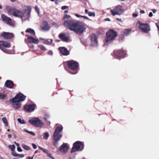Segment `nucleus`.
<instances>
[{"label":"nucleus","instance_id":"bf43d9fd","mask_svg":"<svg viewBox=\"0 0 159 159\" xmlns=\"http://www.w3.org/2000/svg\"><path fill=\"white\" fill-rule=\"evenodd\" d=\"M7 136L9 138H11V134H8Z\"/></svg>","mask_w":159,"mask_h":159},{"label":"nucleus","instance_id":"ea45409f","mask_svg":"<svg viewBox=\"0 0 159 159\" xmlns=\"http://www.w3.org/2000/svg\"><path fill=\"white\" fill-rule=\"evenodd\" d=\"M68 7L67 6H62L61 7V9L62 10H65L67 9L68 8Z\"/></svg>","mask_w":159,"mask_h":159},{"label":"nucleus","instance_id":"603ef678","mask_svg":"<svg viewBox=\"0 0 159 159\" xmlns=\"http://www.w3.org/2000/svg\"><path fill=\"white\" fill-rule=\"evenodd\" d=\"M24 131H25V132H27V133H29V134L30 133V131H28V130H27V129H24Z\"/></svg>","mask_w":159,"mask_h":159},{"label":"nucleus","instance_id":"79ce46f5","mask_svg":"<svg viewBox=\"0 0 159 159\" xmlns=\"http://www.w3.org/2000/svg\"><path fill=\"white\" fill-rule=\"evenodd\" d=\"M17 150L19 152H22V149L19 147H17Z\"/></svg>","mask_w":159,"mask_h":159},{"label":"nucleus","instance_id":"8fccbe9b","mask_svg":"<svg viewBox=\"0 0 159 159\" xmlns=\"http://www.w3.org/2000/svg\"><path fill=\"white\" fill-rule=\"evenodd\" d=\"M153 16V14H152V12H150L149 13V16L150 17H151L152 16Z\"/></svg>","mask_w":159,"mask_h":159},{"label":"nucleus","instance_id":"bb28decb","mask_svg":"<svg viewBox=\"0 0 159 159\" xmlns=\"http://www.w3.org/2000/svg\"><path fill=\"white\" fill-rule=\"evenodd\" d=\"M131 33V30L129 29L125 30L123 32V35L124 36H127Z\"/></svg>","mask_w":159,"mask_h":159},{"label":"nucleus","instance_id":"f8f14e48","mask_svg":"<svg viewBox=\"0 0 159 159\" xmlns=\"http://www.w3.org/2000/svg\"><path fill=\"white\" fill-rule=\"evenodd\" d=\"M1 18L6 23L12 26H14L15 25L14 22L11 19L4 14L1 15Z\"/></svg>","mask_w":159,"mask_h":159},{"label":"nucleus","instance_id":"7ed1b4c3","mask_svg":"<svg viewBox=\"0 0 159 159\" xmlns=\"http://www.w3.org/2000/svg\"><path fill=\"white\" fill-rule=\"evenodd\" d=\"M63 127L61 125L58 127L56 129L53 135V142L52 143L53 145L56 147L59 145L58 142L60 140L62 137V135L60 134V133L62 130Z\"/></svg>","mask_w":159,"mask_h":159},{"label":"nucleus","instance_id":"2eb2a0df","mask_svg":"<svg viewBox=\"0 0 159 159\" xmlns=\"http://www.w3.org/2000/svg\"><path fill=\"white\" fill-rule=\"evenodd\" d=\"M59 38L61 39L62 41L64 42H68L71 41L69 35L66 33L60 34L59 35Z\"/></svg>","mask_w":159,"mask_h":159},{"label":"nucleus","instance_id":"cd10ccee","mask_svg":"<svg viewBox=\"0 0 159 159\" xmlns=\"http://www.w3.org/2000/svg\"><path fill=\"white\" fill-rule=\"evenodd\" d=\"M2 121L6 126H7L8 125V123L7 122V120L6 117H2Z\"/></svg>","mask_w":159,"mask_h":159},{"label":"nucleus","instance_id":"c756f323","mask_svg":"<svg viewBox=\"0 0 159 159\" xmlns=\"http://www.w3.org/2000/svg\"><path fill=\"white\" fill-rule=\"evenodd\" d=\"M18 121L20 124H26V122L24 120H21L20 118L17 119Z\"/></svg>","mask_w":159,"mask_h":159},{"label":"nucleus","instance_id":"774afa93","mask_svg":"<svg viewBox=\"0 0 159 159\" xmlns=\"http://www.w3.org/2000/svg\"><path fill=\"white\" fill-rule=\"evenodd\" d=\"M2 6L0 4V9H2Z\"/></svg>","mask_w":159,"mask_h":159},{"label":"nucleus","instance_id":"13d9d810","mask_svg":"<svg viewBox=\"0 0 159 159\" xmlns=\"http://www.w3.org/2000/svg\"><path fill=\"white\" fill-rule=\"evenodd\" d=\"M152 11H153V13H155L157 11V10L156 9H152Z\"/></svg>","mask_w":159,"mask_h":159},{"label":"nucleus","instance_id":"1a4fd4ad","mask_svg":"<svg viewBox=\"0 0 159 159\" xmlns=\"http://www.w3.org/2000/svg\"><path fill=\"white\" fill-rule=\"evenodd\" d=\"M117 36V34L116 31L111 30L106 33V37L105 41L107 43L114 39Z\"/></svg>","mask_w":159,"mask_h":159},{"label":"nucleus","instance_id":"a18cd8bd","mask_svg":"<svg viewBox=\"0 0 159 159\" xmlns=\"http://www.w3.org/2000/svg\"><path fill=\"white\" fill-rule=\"evenodd\" d=\"M48 54L50 55H53V52L52 51H49L48 52Z\"/></svg>","mask_w":159,"mask_h":159},{"label":"nucleus","instance_id":"e433bc0d","mask_svg":"<svg viewBox=\"0 0 159 159\" xmlns=\"http://www.w3.org/2000/svg\"><path fill=\"white\" fill-rule=\"evenodd\" d=\"M35 9L39 15L40 11L39 7L37 6H35Z\"/></svg>","mask_w":159,"mask_h":159},{"label":"nucleus","instance_id":"864d4df0","mask_svg":"<svg viewBox=\"0 0 159 159\" xmlns=\"http://www.w3.org/2000/svg\"><path fill=\"white\" fill-rule=\"evenodd\" d=\"M75 16L77 17H82V16L78 14H76L75 15Z\"/></svg>","mask_w":159,"mask_h":159},{"label":"nucleus","instance_id":"0e129e2a","mask_svg":"<svg viewBox=\"0 0 159 159\" xmlns=\"http://www.w3.org/2000/svg\"><path fill=\"white\" fill-rule=\"evenodd\" d=\"M33 157H28V159H33Z\"/></svg>","mask_w":159,"mask_h":159},{"label":"nucleus","instance_id":"20e7f679","mask_svg":"<svg viewBox=\"0 0 159 159\" xmlns=\"http://www.w3.org/2000/svg\"><path fill=\"white\" fill-rule=\"evenodd\" d=\"M11 44L7 41H0V49L4 52L8 54H13L14 52L13 50H8L5 48H9L11 47Z\"/></svg>","mask_w":159,"mask_h":159},{"label":"nucleus","instance_id":"a19ab883","mask_svg":"<svg viewBox=\"0 0 159 159\" xmlns=\"http://www.w3.org/2000/svg\"><path fill=\"white\" fill-rule=\"evenodd\" d=\"M156 25L158 28V33L159 35V23H156Z\"/></svg>","mask_w":159,"mask_h":159},{"label":"nucleus","instance_id":"c9c22d12","mask_svg":"<svg viewBox=\"0 0 159 159\" xmlns=\"http://www.w3.org/2000/svg\"><path fill=\"white\" fill-rule=\"evenodd\" d=\"M88 15L90 16H95V13L94 12H89Z\"/></svg>","mask_w":159,"mask_h":159},{"label":"nucleus","instance_id":"a211bd4d","mask_svg":"<svg viewBox=\"0 0 159 159\" xmlns=\"http://www.w3.org/2000/svg\"><path fill=\"white\" fill-rule=\"evenodd\" d=\"M26 36L27 37L26 41L29 43H33L35 44H38L39 43V41L38 39L34 38L32 37L29 36L27 35Z\"/></svg>","mask_w":159,"mask_h":159},{"label":"nucleus","instance_id":"37998d69","mask_svg":"<svg viewBox=\"0 0 159 159\" xmlns=\"http://www.w3.org/2000/svg\"><path fill=\"white\" fill-rule=\"evenodd\" d=\"M49 116L48 115H46L44 117V118L46 120H47L49 118Z\"/></svg>","mask_w":159,"mask_h":159},{"label":"nucleus","instance_id":"4be33fe9","mask_svg":"<svg viewBox=\"0 0 159 159\" xmlns=\"http://www.w3.org/2000/svg\"><path fill=\"white\" fill-rule=\"evenodd\" d=\"M41 29L43 30H48L50 29V26L48 24L47 22L44 21L41 26Z\"/></svg>","mask_w":159,"mask_h":159},{"label":"nucleus","instance_id":"69168bd1","mask_svg":"<svg viewBox=\"0 0 159 159\" xmlns=\"http://www.w3.org/2000/svg\"><path fill=\"white\" fill-rule=\"evenodd\" d=\"M17 147H19V144L18 143H17L16 144Z\"/></svg>","mask_w":159,"mask_h":159},{"label":"nucleus","instance_id":"f03ea898","mask_svg":"<svg viewBox=\"0 0 159 159\" xmlns=\"http://www.w3.org/2000/svg\"><path fill=\"white\" fill-rule=\"evenodd\" d=\"M6 9L8 11V13L10 15H12L21 18L24 17L25 20L29 19V17L30 11L29 10H25L23 12L19 10L11 8L8 6L6 7Z\"/></svg>","mask_w":159,"mask_h":159},{"label":"nucleus","instance_id":"2f4dec72","mask_svg":"<svg viewBox=\"0 0 159 159\" xmlns=\"http://www.w3.org/2000/svg\"><path fill=\"white\" fill-rule=\"evenodd\" d=\"M39 48H40L43 51H46L47 49L44 46L42 45H39Z\"/></svg>","mask_w":159,"mask_h":159},{"label":"nucleus","instance_id":"6e6d98bb","mask_svg":"<svg viewBox=\"0 0 159 159\" xmlns=\"http://www.w3.org/2000/svg\"><path fill=\"white\" fill-rule=\"evenodd\" d=\"M104 21H110V19L109 18H106V19H105L104 20Z\"/></svg>","mask_w":159,"mask_h":159},{"label":"nucleus","instance_id":"aec40b11","mask_svg":"<svg viewBox=\"0 0 159 159\" xmlns=\"http://www.w3.org/2000/svg\"><path fill=\"white\" fill-rule=\"evenodd\" d=\"M61 54L64 56H67L69 54L68 50L64 47H61L58 48Z\"/></svg>","mask_w":159,"mask_h":159},{"label":"nucleus","instance_id":"3c124183","mask_svg":"<svg viewBox=\"0 0 159 159\" xmlns=\"http://www.w3.org/2000/svg\"><path fill=\"white\" fill-rule=\"evenodd\" d=\"M140 13L141 14H144L145 13V11L143 10H141L140 11Z\"/></svg>","mask_w":159,"mask_h":159},{"label":"nucleus","instance_id":"58836bf2","mask_svg":"<svg viewBox=\"0 0 159 159\" xmlns=\"http://www.w3.org/2000/svg\"><path fill=\"white\" fill-rule=\"evenodd\" d=\"M52 24V25H53V26L54 27H58V25L56 23H55V22H53Z\"/></svg>","mask_w":159,"mask_h":159},{"label":"nucleus","instance_id":"423d86ee","mask_svg":"<svg viewBox=\"0 0 159 159\" xmlns=\"http://www.w3.org/2000/svg\"><path fill=\"white\" fill-rule=\"evenodd\" d=\"M110 12L113 16L116 15H120L124 13L125 10L122 6L119 5L116 6L113 9L111 10Z\"/></svg>","mask_w":159,"mask_h":159},{"label":"nucleus","instance_id":"5701e85b","mask_svg":"<svg viewBox=\"0 0 159 159\" xmlns=\"http://www.w3.org/2000/svg\"><path fill=\"white\" fill-rule=\"evenodd\" d=\"M1 36L5 39H10L13 36V34L11 33L3 32L1 34Z\"/></svg>","mask_w":159,"mask_h":159},{"label":"nucleus","instance_id":"f3484780","mask_svg":"<svg viewBox=\"0 0 159 159\" xmlns=\"http://www.w3.org/2000/svg\"><path fill=\"white\" fill-rule=\"evenodd\" d=\"M68 149L69 148L67 146L66 144L63 143L60 147L59 150L60 152L63 154H65L67 152Z\"/></svg>","mask_w":159,"mask_h":159},{"label":"nucleus","instance_id":"e2e57ef3","mask_svg":"<svg viewBox=\"0 0 159 159\" xmlns=\"http://www.w3.org/2000/svg\"><path fill=\"white\" fill-rule=\"evenodd\" d=\"M68 10H66V11H64V13H68Z\"/></svg>","mask_w":159,"mask_h":159},{"label":"nucleus","instance_id":"9d476101","mask_svg":"<svg viewBox=\"0 0 159 159\" xmlns=\"http://www.w3.org/2000/svg\"><path fill=\"white\" fill-rule=\"evenodd\" d=\"M126 55V52L123 50H115L112 53V56L117 58L124 57Z\"/></svg>","mask_w":159,"mask_h":159},{"label":"nucleus","instance_id":"c85d7f7f","mask_svg":"<svg viewBox=\"0 0 159 159\" xmlns=\"http://www.w3.org/2000/svg\"><path fill=\"white\" fill-rule=\"evenodd\" d=\"M44 134L43 138L45 140H47L49 136V133L48 132H45L44 133Z\"/></svg>","mask_w":159,"mask_h":159},{"label":"nucleus","instance_id":"f704fd0d","mask_svg":"<svg viewBox=\"0 0 159 159\" xmlns=\"http://www.w3.org/2000/svg\"><path fill=\"white\" fill-rule=\"evenodd\" d=\"M71 17V16L70 15L66 14L64 15L63 17V19L65 20V19H68Z\"/></svg>","mask_w":159,"mask_h":159},{"label":"nucleus","instance_id":"4c0bfd02","mask_svg":"<svg viewBox=\"0 0 159 159\" xmlns=\"http://www.w3.org/2000/svg\"><path fill=\"white\" fill-rule=\"evenodd\" d=\"M24 155L23 154H17L16 157H17L19 158H22L24 157Z\"/></svg>","mask_w":159,"mask_h":159},{"label":"nucleus","instance_id":"c03bdc74","mask_svg":"<svg viewBox=\"0 0 159 159\" xmlns=\"http://www.w3.org/2000/svg\"><path fill=\"white\" fill-rule=\"evenodd\" d=\"M32 145L33 148L34 149H35L37 148V145L35 144H34V143H32Z\"/></svg>","mask_w":159,"mask_h":159},{"label":"nucleus","instance_id":"338daca9","mask_svg":"<svg viewBox=\"0 0 159 159\" xmlns=\"http://www.w3.org/2000/svg\"><path fill=\"white\" fill-rule=\"evenodd\" d=\"M11 2H14L16 0H10Z\"/></svg>","mask_w":159,"mask_h":159},{"label":"nucleus","instance_id":"f257e3e1","mask_svg":"<svg viewBox=\"0 0 159 159\" xmlns=\"http://www.w3.org/2000/svg\"><path fill=\"white\" fill-rule=\"evenodd\" d=\"M63 25L66 29L79 35L83 33L86 29L85 24L79 21L65 20Z\"/></svg>","mask_w":159,"mask_h":159},{"label":"nucleus","instance_id":"de8ad7c7","mask_svg":"<svg viewBox=\"0 0 159 159\" xmlns=\"http://www.w3.org/2000/svg\"><path fill=\"white\" fill-rule=\"evenodd\" d=\"M29 134L34 136L35 135V134L32 131H30Z\"/></svg>","mask_w":159,"mask_h":159},{"label":"nucleus","instance_id":"412c9836","mask_svg":"<svg viewBox=\"0 0 159 159\" xmlns=\"http://www.w3.org/2000/svg\"><path fill=\"white\" fill-rule=\"evenodd\" d=\"M38 147L42 151L44 152L47 153L48 156L49 158H51L52 159H55L53 156L49 152V151L47 149L44 148L40 146H38Z\"/></svg>","mask_w":159,"mask_h":159},{"label":"nucleus","instance_id":"6e6552de","mask_svg":"<svg viewBox=\"0 0 159 159\" xmlns=\"http://www.w3.org/2000/svg\"><path fill=\"white\" fill-rule=\"evenodd\" d=\"M137 25L139 30L144 32L148 33L150 30L149 26L148 24L143 23L140 21H138L137 23Z\"/></svg>","mask_w":159,"mask_h":159},{"label":"nucleus","instance_id":"473e14b6","mask_svg":"<svg viewBox=\"0 0 159 159\" xmlns=\"http://www.w3.org/2000/svg\"><path fill=\"white\" fill-rule=\"evenodd\" d=\"M6 94L4 93H0V99H3L6 97Z\"/></svg>","mask_w":159,"mask_h":159},{"label":"nucleus","instance_id":"9b49d317","mask_svg":"<svg viewBox=\"0 0 159 159\" xmlns=\"http://www.w3.org/2000/svg\"><path fill=\"white\" fill-rule=\"evenodd\" d=\"M67 64L68 67L72 70H76L78 67V63L75 61H67Z\"/></svg>","mask_w":159,"mask_h":159},{"label":"nucleus","instance_id":"09e8293b","mask_svg":"<svg viewBox=\"0 0 159 159\" xmlns=\"http://www.w3.org/2000/svg\"><path fill=\"white\" fill-rule=\"evenodd\" d=\"M17 154H16L14 153V152H11V155L13 156L14 157H16V155Z\"/></svg>","mask_w":159,"mask_h":159},{"label":"nucleus","instance_id":"052dcab7","mask_svg":"<svg viewBox=\"0 0 159 159\" xmlns=\"http://www.w3.org/2000/svg\"><path fill=\"white\" fill-rule=\"evenodd\" d=\"M69 72L71 74H75L76 73V72H71V71H69Z\"/></svg>","mask_w":159,"mask_h":159},{"label":"nucleus","instance_id":"0eeeda50","mask_svg":"<svg viewBox=\"0 0 159 159\" xmlns=\"http://www.w3.org/2000/svg\"><path fill=\"white\" fill-rule=\"evenodd\" d=\"M84 147V145L83 142L80 141H76L74 143L71 152L73 153L78 151H82Z\"/></svg>","mask_w":159,"mask_h":159},{"label":"nucleus","instance_id":"7c9ffc66","mask_svg":"<svg viewBox=\"0 0 159 159\" xmlns=\"http://www.w3.org/2000/svg\"><path fill=\"white\" fill-rule=\"evenodd\" d=\"M8 147L9 148H10L12 152H13L15 150V146L14 144L12 145H9Z\"/></svg>","mask_w":159,"mask_h":159},{"label":"nucleus","instance_id":"b1692460","mask_svg":"<svg viewBox=\"0 0 159 159\" xmlns=\"http://www.w3.org/2000/svg\"><path fill=\"white\" fill-rule=\"evenodd\" d=\"M14 86L13 82L10 80H7L5 83V86L10 89L12 88Z\"/></svg>","mask_w":159,"mask_h":159},{"label":"nucleus","instance_id":"393cba45","mask_svg":"<svg viewBox=\"0 0 159 159\" xmlns=\"http://www.w3.org/2000/svg\"><path fill=\"white\" fill-rule=\"evenodd\" d=\"M39 39L41 40H44L43 43L47 45H50L51 43L52 42L53 40L52 39H50V41H49L48 39H44L41 38H40Z\"/></svg>","mask_w":159,"mask_h":159},{"label":"nucleus","instance_id":"5fc2aeb1","mask_svg":"<svg viewBox=\"0 0 159 159\" xmlns=\"http://www.w3.org/2000/svg\"><path fill=\"white\" fill-rule=\"evenodd\" d=\"M82 17H83L86 19H89L88 17L86 16H82Z\"/></svg>","mask_w":159,"mask_h":159},{"label":"nucleus","instance_id":"39448f33","mask_svg":"<svg viewBox=\"0 0 159 159\" xmlns=\"http://www.w3.org/2000/svg\"><path fill=\"white\" fill-rule=\"evenodd\" d=\"M29 122L31 124L38 127H42L44 126V122L40 120L38 118L32 117L30 118Z\"/></svg>","mask_w":159,"mask_h":159},{"label":"nucleus","instance_id":"4468645a","mask_svg":"<svg viewBox=\"0 0 159 159\" xmlns=\"http://www.w3.org/2000/svg\"><path fill=\"white\" fill-rule=\"evenodd\" d=\"M11 101L12 102V106L15 109H19L21 107L22 104L21 102L16 100L15 98H13L11 100Z\"/></svg>","mask_w":159,"mask_h":159},{"label":"nucleus","instance_id":"6ab92c4d","mask_svg":"<svg viewBox=\"0 0 159 159\" xmlns=\"http://www.w3.org/2000/svg\"><path fill=\"white\" fill-rule=\"evenodd\" d=\"M26 96L21 93H19L17 94L14 98L20 102L23 101L26 98Z\"/></svg>","mask_w":159,"mask_h":159},{"label":"nucleus","instance_id":"ddd939ff","mask_svg":"<svg viewBox=\"0 0 159 159\" xmlns=\"http://www.w3.org/2000/svg\"><path fill=\"white\" fill-rule=\"evenodd\" d=\"M91 46L93 47H96L98 45L97 36L95 34H93L90 37Z\"/></svg>","mask_w":159,"mask_h":159},{"label":"nucleus","instance_id":"a878e982","mask_svg":"<svg viewBox=\"0 0 159 159\" xmlns=\"http://www.w3.org/2000/svg\"><path fill=\"white\" fill-rule=\"evenodd\" d=\"M27 33H30L33 35L35 34V32L34 30L31 28H29L27 29L26 30Z\"/></svg>","mask_w":159,"mask_h":159},{"label":"nucleus","instance_id":"680f3d73","mask_svg":"<svg viewBox=\"0 0 159 159\" xmlns=\"http://www.w3.org/2000/svg\"><path fill=\"white\" fill-rule=\"evenodd\" d=\"M85 12L86 13H88H88L89 12H88V11L87 10L85 9Z\"/></svg>","mask_w":159,"mask_h":159},{"label":"nucleus","instance_id":"49530a36","mask_svg":"<svg viewBox=\"0 0 159 159\" xmlns=\"http://www.w3.org/2000/svg\"><path fill=\"white\" fill-rule=\"evenodd\" d=\"M133 16L134 17H136L138 16V15L137 14H136V13H133Z\"/></svg>","mask_w":159,"mask_h":159},{"label":"nucleus","instance_id":"72a5a7b5","mask_svg":"<svg viewBox=\"0 0 159 159\" xmlns=\"http://www.w3.org/2000/svg\"><path fill=\"white\" fill-rule=\"evenodd\" d=\"M22 147L24 149L26 150H29L30 149V147L25 145H23Z\"/></svg>","mask_w":159,"mask_h":159},{"label":"nucleus","instance_id":"4d7b16f0","mask_svg":"<svg viewBox=\"0 0 159 159\" xmlns=\"http://www.w3.org/2000/svg\"><path fill=\"white\" fill-rule=\"evenodd\" d=\"M116 19L120 21V22H122V20L121 19L117 18Z\"/></svg>","mask_w":159,"mask_h":159},{"label":"nucleus","instance_id":"dca6fc26","mask_svg":"<svg viewBox=\"0 0 159 159\" xmlns=\"http://www.w3.org/2000/svg\"><path fill=\"white\" fill-rule=\"evenodd\" d=\"M36 107V105L35 104H30L24 106V109L25 111L30 112L34 111Z\"/></svg>","mask_w":159,"mask_h":159}]
</instances>
